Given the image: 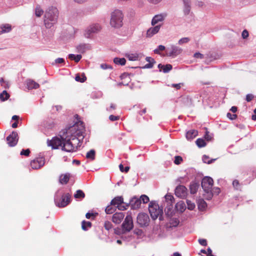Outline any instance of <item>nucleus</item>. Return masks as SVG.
<instances>
[{"label":"nucleus","mask_w":256,"mask_h":256,"mask_svg":"<svg viewBox=\"0 0 256 256\" xmlns=\"http://www.w3.org/2000/svg\"><path fill=\"white\" fill-rule=\"evenodd\" d=\"M226 116L230 120H236L237 118V117H238L236 114H232L230 112L227 113Z\"/></svg>","instance_id":"obj_52"},{"label":"nucleus","mask_w":256,"mask_h":256,"mask_svg":"<svg viewBox=\"0 0 256 256\" xmlns=\"http://www.w3.org/2000/svg\"><path fill=\"white\" fill-rule=\"evenodd\" d=\"M44 164V158L43 157H39L32 160L30 165L32 169L36 170L43 166Z\"/></svg>","instance_id":"obj_12"},{"label":"nucleus","mask_w":256,"mask_h":256,"mask_svg":"<svg viewBox=\"0 0 256 256\" xmlns=\"http://www.w3.org/2000/svg\"><path fill=\"white\" fill-rule=\"evenodd\" d=\"M58 11L56 8L50 7L46 11L44 16V23L46 28H52L57 22Z\"/></svg>","instance_id":"obj_2"},{"label":"nucleus","mask_w":256,"mask_h":256,"mask_svg":"<svg viewBox=\"0 0 256 256\" xmlns=\"http://www.w3.org/2000/svg\"><path fill=\"white\" fill-rule=\"evenodd\" d=\"M254 98V96L252 94H248L246 96V100L248 102H250Z\"/></svg>","instance_id":"obj_59"},{"label":"nucleus","mask_w":256,"mask_h":256,"mask_svg":"<svg viewBox=\"0 0 256 256\" xmlns=\"http://www.w3.org/2000/svg\"><path fill=\"white\" fill-rule=\"evenodd\" d=\"M82 58V56L80 54L75 56L74 54H70L68 55V58L72 60H74L76 62H78Z\"/></svg>","instance_id":"obj_34"},{"label":"nucleus","mask_w":256,"mask_h":256,"mask_svg":"<svg viewBox=\"0 0 256 256\" xmlns=\"http://www.w3.org/2000/svg\"><path fill=\"white\" fill-rule=\"evenodd\" d=\"M209 157L206 155H204L202 157V160L204 163L210 164L212 163L215 160L214 159V160H209Z\"/></svg>","instance_id":"obj_43"},{"label":"nucleus","mask_w":256,"mask_h":256,"mask_svg":"<svg viewBox=\"0 0 256 256\" xmlns=\"http://www.w3.org/2000/svg\"><path fill=\"white\" fill-rule=\"evenodd\" d=\"M198 242L203 246H206L207 245V241L206 239L200 238L198 240Z\"/></svg>","instance_id":"obj_57"},{"label":"nucleus","mask_w":256,"mask_h":256,"mask_svg":"<svg viewBox=\"0 0 256 256\" xmlns=\"http://www.w3.org/2000/svg\"><path fill=\"white\" fill-rule=\"evenodd\" d=\"M166 201L169 204L172 205L174 201V198L171 194H166L165 196Z\"/></svg>","instance_id":"obj_38"},{"label":"nucleus","mask_w":256,"mask_h":256,"mask_svg":"<svg viewBox=\"0 0 256 256\" xmlns=\"http://www.w3.org/2000/svg\"><path fill=\"white\" fill-rule=\"evenodd\" d=\"M199 187V184L195 182H192L190 186V192L192 194H196Z\"/></svg>","instance_id":"obj_25"},{"label":"nucleus","mask_w":256,"mask_h":256,"mask_svg":"<svg viewBox=\"0 0 256 256\" xmlns=\"http://www.w3.org/2000/svg\"><path fill=\"white\" fill-rule=\"evenodd\" d=\"M164 16L163 14L156 15L152 19V25L154 26L159 22H162L164 20Z\"/></svg>","instance_id":"obj_20"},{"label":"nucleus","mask_w":256,"mask_h":256,"mask_svg":"<svg viewBox=\"0 0 256 256\" xmlns=\"http://www.w3.org/2000/svg\"><path fill=\"white\" fill-rule=\"evenodd\" d=\"M109 119L111 121L114 122V121L118 120L120 119V116H115L114 115H110L109 116Z\"/></svg>","instance_id":"obj_55"},{"label":"nucleus","mask_w":256,"mask_h":256,"mask_svg":"<svg viewBox=\"0 0 256 256\" xmlns=\"http://www.w3.org/2000/svg\"><path fill=\"white\" fill-rule=\"evenodd\" d=\"M182 50L178 46H172L166 50V56L170 57H176L182 52Z\"/></svg>","instance_id":"obj_13"},{"label":"nucleus","mask_w":256,"mask_h":256,"mask_svg":"<svg viewBox=\"0 0 256 256\" xmlns=\"http://www.w3.org/2000/svg\"><path fill=\"white\" fill-rule=\"evenodd\" d=\"M186 203L188 204V208L190 210H192L195 208V204L194 203L192 202L190 200H187Z\"/></svg>","instance_id":"obj_49"},{"label":"nucleus","mask_w":256,"mask_h":256,"mask_svg":"<svg viewBox=\"0 0 256 256\" xmlns=\"http://www.w3.org/2000/svg\"><path fill=\"white\" fill-rule=\"evenodd\" d=\"M48 145L52 146V149H58L60 148L62 150L63 146V140L61 137H54L51 140H48L47 142Z\"/></svg>","instance_id":"obj_6"},{"label":"nucleus","mask_w":256,"mask_h":256,"mask_svg":"<svg viewBox=\"0 0 256 256\" xmlns=\"http://www.w3.org/2000/svg\"><path fill=\"white\" fill-rule=\"evenodd\" d=\"M104 227L106 230H110L112 229V224L110 222L106 221L104 224Z\"/></svg>","instance_id":"obj_45"},{"label":"nucleus","mask_w":256,"mask_h":256,"mask_svg":"<svg viewBox=\"0 0 256 256\" xmlns=\"http://www.w3.org/2000/svg\"><path fill=\"white\" fill-rule=\"evenodd\" d=\"M230 110L233 112V113H235L237 112V110H238V108L236 106H233L230 109Z\"/></svg>","instance_id":"obj_64"},{"label":"nucleus","mask_w":256,"mask_h":256,"mask_svg":"<svg viewBox=\"0 0 256 256\" xmlns=\"http://www.w3.org/2000/svg\"><path fill=\"white\" fill-rule=\"evenodd\" d=\"M248 32L247 30H244L242 31V36L243 38H246L248 36Z\"/></svg>","instance_id":"obj_56"},{"label":"nucleus","mask_w":256,"mask_h":256,"mask_svg":"<svg viewBox=\"0 0 256 256\" xmlns=\"http://www.w3.org/2000/svg\"><path fill=\"white\" fill-rule=\"evenodd\" d=\"M30 152L29 149H26V150H22L20 152V154L21 155H24L25 156H28Z\"/></svg>","instance_id":"obj_53"},{"label":"nucleus","mask_w":256,"mask_h":256,"mask_svg":"<svg viewBox=\"0 0 256 256\" xmlns=\"http://www.w3.org/2000/svg\"><path fill=\"white\" fill-rule=\"evenodd\" d=\"M196 143L198 147L202 148L206 146V142L202 138H198L196 141Z\"/></svg>","instance_id":"obj_37"},{"label":"nucleus","mask_w":256,"mask_h":256,"mask_svg":"<svg viewBox=\"0 0 256 256\" xmlns=\"http://www.w3.org/2000/svg\"><path fill=\"white\" fill-rule=\"evenodd\" d=\"M75 80L78 82H84L86 80V77L84 74H82L81 76L78 74L76 75Z\"/></svg>","instance_id":"obj_27"},{"label":"nucleus","mask_w":256,"mask_h":256,"mask_svg":"<svg viewBox=\"0 0 256 256\" xmlns=\"http://www.w3.org/2000/svg\"><path fill=\"white\" fill-rule=\"evenodd\" d=\"M77 126L74 124L60 132V136L63 140L62 150L68 152L76 151L80 146V140L77 138L80 136V132L77 130Z\"/></svg>","instance_id":"obj_1"},{"label":"nucleus","mask_w":256,"mask_h":256,"mask_svg":"<svg viewBox=\"0 0 256 256\" xmlns=\"http://www.w3.org/2000/svg\"><path fill=\"white\" fill-rule=\"evenodd\" d=\"M148 2L152 4H157L160 2L162 0H148Z\"/></svg>","instance_id":"obj_63"},{"label":"nucleus","mask_w":256,"mask_h":256,"mask_svg":"<svg viewBox=\"0 0 256 256\" xmlns=\"http://www.w3.org/2000/svg\"><path fill=\"white\" fill-rule=\"evenodd\" d=\"M71 195L69 193L64 194L58 200H56V206L58 207H64L66 206L70 201Z\"/></svg>","instance_id":"obj_7"},{"label":"nucleus","mask_w":256,"mask_h":256,"mask_svg":"<svg viewBox=\"0 0 256 256\" xmlns=\"http://www.w3.org/2000/svg\"><path fill=\"white\" fill-rule=\"evenodd\" d=\"M124 14L119 10H115L110 14V24L115 28H119L123 25Z\"/></svg>","instance_id":"obj_3"},{"label":"nucleus","mask_w":256,"mask_h":256,"mask_svg":"<svg viewBox=\"0 0 256 256\" xmlns=\"http://www.w3.org/2000/svg\"><path fill=\"white\" fill-rule=\"evenodd\" d=\"M114 62L116 64L124 66L126 64V60L124 58H116L114 60Z\"/></svg>","instance_id":"obj_31"},{"label":"nucleus","mask_w":256,"mask_h":256,"mask_svg":"<svg viewBox=\"0 0 256 256\" xmlns=\"http://www.w3.org/2000/svg\"><path fill=\"white\" fill-rule=\"evenodd\" d=\"M140 54H130L128 56V58L130 60L135 61L139 59Z\"/></svg>","instance_id":"obj_40"},{"label":"nucleus","mask_w":256,"mask_h":256,"mask_svg":"<svg viewBox=\"0 0 256 256\" xmlns=\"http://www.w3.org/2000/svg\"><path fill=\"white\" fill-rule=\"evenodd\" d=\"M96 157V152L94 150H91L86 153V158L92 160H94Z\"/></svg>","instance_id":"obj_28"},{"label":"nucleus","mask_w":256,"mask_h":256,"mask_svg":"<svg viewBox=\"0 0 256 256\" xmlns=\"http://www.w3.org/2000/svg\"><path fill=\"white\" fill-rule=\"evenodd\" d=\"M182 1L184 4V12L186 15H188L190 11V0H182Z\"/></svg>","instance_id":"obj_21"},{"label":"nucleus","mask_w":256,"mask_h":256,"mask_svg":"<svg viewBox=\"0 0 256 256\" xmlns=\"http://www.w3.org/2000/svg\"><path fill=\"white\" fill-rule=\"evenodd\" d=\"M150 218L148 214L140 213L137 216V222L141 226H146L148 225Z\"/></svg>","instance_id":"obj_8"},{"label":"nucleus","mask_w":256,"mask_h":256,"mask_svg":"<svg viewBox=\"0 0 256 256\" xmlns=\"http://www.w3.org/2000/svg\"><path fill=\"white\" fill-rule=\"evenodd\" d=\"M124 214L122 212H116L112 216V221L115 224H119L124 219Z\"/></svg>","instance_id":"obj_15"},{"label":"nucleus","mask_w":256,"mask_h":256,"mask_svg":"<svg viewBox=\"0 0 256 256\" xmlns=\"http://www.w3.org/2000/svg\"><path fill=\"white\" fill-rule=\"evenodd\" d=\"M204 138L207 140H210L212 139V136L209 134L208 132H206V134H204Z\"/></svg>","instance_id":"obj_60"},{"label":"nucleus","mask_w":256,"mask_h":256,"mask_svg":"<svg viewBox=\"0 0 256 256\" xmlns=\"http://www.w3.org/2000/svg\"><path fill=\"white\" fill-rule=\"evenodd\" d=\"M86 48V45L85 44H81L77 46L78 51L82 53H83L85 52Z\"/></svg>","instance_id":"obj_44"},{"label":"nucleus","mask_w":256,"mask_h":256,"mask_svg":"<svg viewBox=\"0 0 256 256\" xmlns=\"http://www.w3.org/2000/svg\"><path fill=\"white\" fill-rule=\"evenodd\" d=\"M100 68L104 70H106L108 68H110V69L112 68V67L110 66L107 64H102L100 65Z\"/></svg>","instance_id":"obj_58"},{"label":"nucleus","mask_w":256,"mask_h":256,"mask_svg":"<svg viewBox=\"0 0 256 256\" xmlns=\"http://www.w3.org/2000/svg\"><path fill=\"white\" fill-rule=\"evenodd\" d=\"M64 60L62 58H58L55 60V62L56 64H62L64 62Z\"/></svg>","instance_id":"obj_61"},{"label":"nucleus","mask_w":256,"mask_h":256,"mask_svg":"<svg viewBox=\"0 0 256 256\" xmlns=\"http://www.w3.org/2000/svg\"><path fill=\"white\" fill-rule=\"evenodd\" d=\"M26 84L28 90L37 89L40 88V84L32 79L26 80Z\"/></svg>","instance_id":"obj_17"},{"label":"nucleus","mask_w":256,"mask_h":256,"mask_svg":"<svg viewBox=\"0 0 256 256\" xmlns=\"http://www.w3.org/2000/svg\"><path fill=\"white\" fill-rule=\"evenodd\" d=\"M190 40L188 38H183L178 40V43L179 44H183L188 42Z\"/></svg>","instance_id":"obj_50"},{"label":"nucleus","mask_w":256,"mask_h":256,"mask_svg":"<svg viewBox=\"0 0 256 256\" xmlns=\"http://www.w3.org/2000/svg\"><path fill=\"white\" fill-rule=\"evenodd\" d=\"M70 176L68 174H61L60 176L59 181L62 184H66L70 180Z\"/></svg>","instance_id":"obj_24"},{"label":"nucleus","mask_w":256,"mask_h":256,"mask_svg":"<svg viewBox=\"0 0 256 256\" xmlns=\"http://www.w3.org/2000/svg\"><path fill=\"white\" fill-rule=\"evenodd\" d=\"M18 141V136L17 132L13 131L6 138V142L8 146L12 147L16 145Z\"/></svg>","instance_id":"obj_11"},{"label":"nucleus","mask_w":256,"mask_h":256,"mask_svg":"<svg viewBox=\"0 0 256 256\" xmlns=\"http://www.w3.org/2000/svg\"><path fill=\"white\" fill-rule=\"evenodd\" d=\"M160 27L161 25L158 24L148 28L146 32V37L150 38L157 34L159 32Z\"/></svg>","instance_id":"obj_16"},{"label":"nucleus","mask_w":256,"mask_h":256,"mask_svg":"<svg viewBox=\"0 0 256 256\" xmlns=\"http://www.w3.org/2000/svg\"><path fill=\"white\" fill-rule=\"evenodd\" d=\"M187 188L182 185H179L175 189V194L180 198H184L187 195Z\"/></svg>","instance_id":"obj_14"},{"label":"nucleus","mask_w":256,"mask_h":256,"mask_svg":"<svg viewBox=\"0 0 256 256\" xmlns=\"http://www.w3.org/2000/svg\"><path fill=\"white\" fill-rule=\"evenodd\" d=\"M176 208L180 212H183L185 210V204L184 202H178L176 206Z\"/></svg>","instance_id":"obj_36"},{"label":"nucleus","mask_w":256,"mask_h":256,"mask_svg":"<svg viewBox=\"0 0 256 256\" xmlns=\"http://www.w3.org/2000/svg\"><path fill=\"white\" fill-rule=\"evenodd\" d=\"M2 33L8 32L12 30L11 26L10 24H5L0 26Z\"/></svg>","instance_id":"obj_29"},{"label":"nucleus","mask_w":256,"mask_h":256,"mask_svg":"<svg viewBox=\"0 0 256 256\" xmlns=\"http://www.w3.org/2000/svg\"><path fill=\"white\" fill-rule=\"evenodd\" d=\"M232 186L236 190H238L240 188V183L237 180H235L232 182Z\"/></svg>","instance_id":"obj_54"},{"label":"nucleus","mask_w":256,"mask_h":256,"mask_svg":"<svg viewBox=\"0 0 256 256\" xmlns=\"http://www.w3.org/2000/svg\"><path fill=\"white\" fill-rule=\"evenodd\" d=\"M182 161V158L180 156H176L174 158V162L176 164H180Z\"/></svg>","instance_id":"obj_51"},{"label":"nucleus","mask_w":256,"mask_h":256,"mask_svg":"<svg viewBox=\"0 0 256 256\" xmlns=\"http://www.w3.org/2000/svg\"><path fill=\"white\" fill-rule=\"evenodd\" d=\"M148 210L152 218L154 220L156 219L158 216H162L163 214L162 208L154 202H150Z\"/></svg>","instance_id":"obj_4"},{"label":"nucleus","mask_w":256,"mask_h":256,"mask_svg":"<svg viewBox=\"0 0 256 256\" xmlns=\"http://www.w3.org/2000/svg\"><path fill=\"white\" fill-rule=\"evenodd\" d=\"M146 60L148 63L142 67V68H152L154 66V64L156 63V61L154 60L151 57H146Z\"/></svg>","instance_id":"obj_23"},{"label":"nucleus","mask_w":256,"mask_h":256,"mask_svg":"<svg viewBox=\"0 0 256 256\" xmlns=\"http://www.w3.org/2000/svg\"><path fill=\"white\" fill-rule=\"evenodd\" d=\"M116 208L114 206L111 205L108 206L106 209L105 212L107 214H112L116 210Z\"/></svg>","instance_id":"obj_30"},{"label":"nucleus","mask_w":256,"mask_h":256,"mask_svg":"<svg viewBox=\"0 0 256 256\" xmlns=\"http://www.w3.org/2000/svg\"><path fill=\"white\" fill-rule=\"evenodd\" d=\"M98 215V213H90V212H88L86 214V218L88 219H90V218H92V219H94V218Z\"/></svg>","instance_id":"obj_47"},{"label":"nucleus","mask_w":256,"mask_h":256,"mask_svg":"<svg viewBox=\"0 0 256 256\" xmlns=\"http://www.w3.org/2000/svg\"><path fill=\"white\" fill-rule=\"evenodd\" d=\"M158 67L160 69L162 68L163 72L165 73L168 72L172 68V66L170 64H167L165 66L159 64Z\"/></svg>","instance_id":"obj_26"},{"label":"nucleus","mask_w":256,"mask_h":256,"mask_svg":"<svg viewBox=\"0 0 256 256\" xmlns=\"http://www.w3.org/2000/svg\"><path fill=\"white\" fill-rule=\"evenodd\" d=\"M140 199L141 200V202H142L144 204H146L150 200L149 198L145 194L141 196Z\"/></svg>","instance_id":"obj_46"},{"label":"nucleus","mask_w":256,"mask_h":256,"mask_svg":"<svg viewBox=\"0 0 256 256\" xmlns=\"http://www.w3.org/2000/svg\"><path fill=\"white\" fill-rule=\"evenodd\" d=\"M44 13L43 10L41 8L40 6H38L35 10V14L36 16L40 17Z\"/></svg>","instance_id":"obj_39"},{"label":"nucleus","mask_w":256,"mask_h":256,"mask_svg":"<svg viewBox=\"0 0 256 256\" xmlns=\"http://www.w3.org/2000/svg\"><path fill=\"white\" fill-rule=\"evenodd\" d=\"M141 204V200L134 198L130 202L131 208L134 210L138 209L140 208Z\"/></svg>","instance_id":"obj_19"},{"label":"nucleus","mask_w":256,"mask_h":256,"mask_svg":"<svg viewBox=\"0 0 256 256\" xmlns=\"http://www.w3.org/2000/svg\"><path fill=\"white\" fill-rule=\"evenodd\" d=\"M9 98L10 94L6 90L2 91V92L0 94V99L2 102L8 100Z\"/></svg>","instance_id":"obj_32"},{"label":"nucleus","mask_w":256,"mask_h":256,"mask_svg":"<svg viewBox=\"0 0 256 256\" xmlns=\"http://www.w3.org/2000/svg\"><path fill=\"white\" fill-rule=\"evenodd\" d=\"M124 203V198L122 196H116L113 198L110 202L111 205L114 206L120 210H124L126 209V206H122Z\"/></svg>","instance_id":"obj_9"},{"label":"nucleus","mask_w":256,"mask_h":256,"mask_svg":"<svg viewBox=\"0 0 256 256\" xmlns=\"http://www.w3.org/2000/svg\"><path fill=\"white\" fill-rule=\"evenodd\" d=\"M198 134V132L196 130H191L188 131L186 134V138L188 140L194 139Z\"/></svg>","instance_id":"obj_22"},{"label":"nucleus","mask_w":256,"mask_h":256,"mask_svg":"<svg viewBox=\"0 0 256 256\" xmlns=\"http://www.w3.org/2000/svg\"><path fill=\"white\" fill-rule=\"evenodd\" d=\"M194 57L196 58H203V55L200 52H196L194 54Z\"/></svg>","instance_id":"obj_62"},{"label":"nucleus","mask_w":256,"mask_h":256,"mask_svg":"<svg viewBox=\"0 0 256 256\" xmlns=\"http://www.w3.org/2000/svg\"><path fill=\"white\" fill-rule=\"evenodd\" d=\"M198 206L200 210H202L207 206V204L204 200H200L198 202Z\"/></svg>","instance_id":"obj_35"},{"label":"nucleus","mask_w":256,"mask_h":256,"mask_svg":"<svg viewBox=\"0 0 256 256\" xmlns=\"http://www.w3.org/2000/svg\"><path fill=\"white\" fill-rule=\"evenodd\" d=\"M165 50V46L162 45H160L158 48L154 50V52L156 54H160V51Z\"/></svg>","instance_id":"obj_48"},{"label":"nucleus","mask_w":256,"mask_h":256,"mask_svg":"<svg viewBox=\"0 0 256 256\" xmlns=\"http://www.w3.org/2000/svg\"><path fill=\"white\" fill-rule=\"evenodd\" d=\"M204 192H206V194H204L205 198L208 200L212 199L213 196L212 190H210L204 191Z\"/></svg>","instance_id":"obj_42"},{"label":"nucleus","mask_w":256,"mask_h":256,"mask_svg":"<svg viewBox=\"0 0 256 256\" xmlns=\"http://www.w3.org/2000/svg\"><path fill=\"white\" fill-rule=\"evenodd\" d=\"M92 223L90 222H86L84 220L82 222V227L83 230H87V227H91Z\"/></svg>","instance_id":"obj_41"},{"label":"nucleus","mask_w":256,"mask_h":256,"mask_svg":"<svg viewBox=\"0 0 256 256\" xmlns=\"http://www.w3.org/2000/svg\"><path fill=\"white\" fill-rule=\"evenodd\" d=\"M134 228L132 216H127L122 224V228L124 232H130Z\"/></svg>","instance_id":"obj_5"},{"label":"nucleus","mask_w":256,"mask_h":256,"mask_svg":"<svg viewBox=\"0 0 256 256\" xmlns=\"http://www.w3.org/2000/svg\"><path fill=\"white\" fill-rule=\"evenodd\" d=\"M101 30V26L98 24H93L88 28L87 32L88 34L98 32Z\"/></svg>","instance_id":"obj_18"},{"label":"nucleus","mask_w":256,"mask_h":256,"mask_svg":"<svg viewBox=\"0 0 256 256\" xmlns=\"http://www.w3.org/2000/svg\"><path fill=\"white\" fill-rule=\"evenodd\" d=\"M74 197L76 198H84L85 197V194L82 190H78L74 194Z\"/></svg>","instance_id":"obj_33"},{"label":"nucleus","mask_w":256,"mask_h":256,"mask_svg":"<svg viewBox=\"0 0 256 256\" xmlns=\"http://www.w3.org/2000/svg\"><path fill=\"white\" fill-rule=\"evenodd\" d=\"M214 181L210 177L206 176L202 178V187L204 191L210 190L213 186Z\"/></svg>","instance_id":"obj_10"}]
</instances>
